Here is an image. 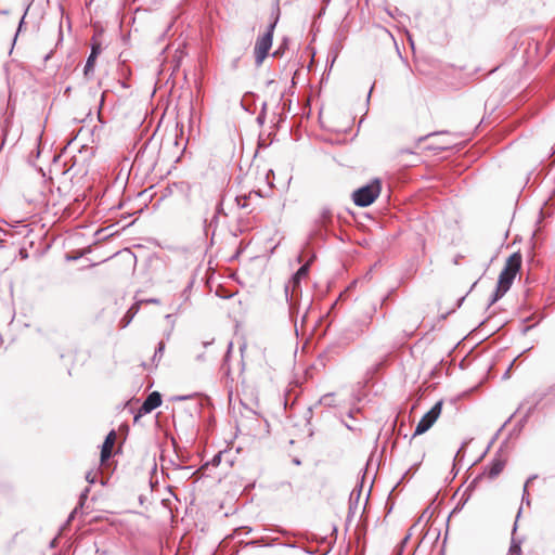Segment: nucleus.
Segmentation results:
<instances>
[{"instance_id":"f257e3e1","label":"nucleus","mask_w":555,"mask_h":555,"mask_svg":"<svg viewBox=\"0 0 555 555\" xmlns=\"http://www.w3.org/2000/svg\"><path fill=\"white\" fill-rule=\"evenodd\" d=\"M521 267V256L517 253L512 254L501 271L495 292L490 300V306L501 299L511 288L513 281Z\"/></svg>"},{"instance_id":"f03ea898","label":"nucleus","mask_w":555,"mask_h":555,"mask_svg":"<svg viewBox=\"0 0 555 555\" xmlns=\"http://www.w3.org/2000/svg\"><path fill=\"white\" fill-rule=\"evenodd\" d=\"M278 23V17L268 26L267 31L260 36L255 43V62L257 66H260L272 47L273 33Z\"/></svg>"},{"instance_id":"7ed1b4c3","label":"nucleus","mask_w":555,"mask_h":555,"mask_svg":"<svg viewBox=\"0 0 555 555\" xmlns=\"http://www.w3.org/2000/svg\"><path fill=\"white\" fill-rule=\"evenodd\" d=\"M380 193V183L378 180L361 186L352 194L353 203L359 207L370 206Z\"/></svg>"},{"instance_id":"20e7f679","label":"nucleus","mask_w":555,"mask_h":555,"mask_svg":"<svg viewBox=\"0 0 555 555\" xmlns=\"http://www.w3.org/2000/svg\"><path fill=\"white\" fill-rule=\"evenodd\" d=\"M442 410V401H438L435 405L421 418L417 423L414 435L426 433L437 421Z\"/></svg>"},{"instance_id":"39448f33","label":"nucleus","mask_w":555,"mask_h":555,"mask_svg":"<svg viewBox=\"0 0 555 555\" xmlns=\"http://www.w3.org/2000/svg\"><path fill=\"white\" fill-rule=\"evenodd\" d=\"M162 404V396L157 391L151 392L140 408L141 414L151 413Z\"/></svg>"},{"instance_id":"423d86ee","label":"nucleus","mask_w":555,"mask_h":555,"mask_svg":"<svg viewBox=\"0 0 555 555\" xmlns=\"http://www.w3.org/2000/svg\"><path fill=\"white\" fill-rule=\"evenodd\" d=\"M505 459H503L501 455H495L494 459L491 461V463L489 464V466L485 469V475H487L490 479H493L495 477H498L504 466H505Z\"/></svg>"},{"instance_id":"0eeeda50","label":"nucleus","mask_w":555,"mask_h":555,"mask_svg":"<svg viewBox=\"0 0 555 555\" xmlns=\"http://www.w3.org/2000/svg\"><path fill=\"white\" fill-rule=\"evenodd\" d=\"M308 271H309V264L308 263L301 266L298 269V271L293 275L289 284L285 286V295H286V297L288 296L289 285H292L293 293H295L296 288L299 286V283H300L301 279H305L308 275ZM294 294H292V296Z\"/></svg>"},{"instance_id":"6e6552de","label":"nucleus","mask_w":555,"mask_h":555,"mask_svg":"<svg viewBox=\"0 0 555 555\" xmlns=\"http://www.w3.org/2000/svg\"><path fill=\"white\" fill-rule=\"evenodd\" d=\"M116 434L114 430H112L105 438L102 450H101V461L105 462L107 459L112 455V448L115 443Z\"/></svg>"},{"instance_id":"1a4fd4ad","label":"nucleus","mask_w":555,"mask_h":555,"mask_svg":"<svg viewBox=\"0 0 555 555\" xmlns=\"http://www.w3.org/2000/svg\"><path fill=\"white\" fill-rule=\"evenodd\" d=\"M100 53H101V44L100 43L92 44L91 53L87 59L85 69H83L86 76H89L91 73H93L94 63Z\"/></svg>"},{"instance_id":"9d476101","label":"nucleus","mask_w":555,"mask_h":555,"mask_svg":"<svg viewBox=\"0 0 555 555\" xmlns=\"http://www.w3.org/2000/svg\"><path fill=\"white\" fill-rule=\"evenodd\" d=\"M137 312H138V307L132 306L126 312V314L122 317V319L120 320V326L122 328L127 327L130 324V322L132 321V319H133V317L135 315Z\"/></svg>"},{"instance_id":"9b49d317","label":"nucleus","mask_w":555,"mask_h":555,"mask_svg":"<svg viewBox=\"0 0 555 555\" xmlns=\"http://www.w3.org/2000/svg\"><path fill=\"white\" fill-rule=\"evenodd\" d=\"M331 218H332L331 209L327 207L322 208V210L320 212L319 221L322 224H325L326 222H328L331 220Z\"/></svg>"},{"instance_id":"f8f14e48","label":"nucleus","mask_w":555,"mask_h":555,"mask_svg":"<svg viewBox=\"0 0 555 555\" xmlns=\"http://www.w3.org/2000/svg\"><path fill=\"white\" fill-rule=\"evenodd\" d=\"M89 491H90V489H89V488H86V489L81 492V494H80V496H79V503H78V506H77V507L74 509V512L70 514L69 519H72V518L74 517V514L77 512L78 507H82V506H83V504H85V502H86V500H87V498H88Z\"/></svg>"},{"instance_id":"ddd939ff","label":"nucleus","mask_w":555,"mask_h":555,"mask_svg":"<svg viewBox=\"0 0 555 555\" xmlns=\"http://www.w3.org/2000/svg\"><path fill=\"white\" fill-rule=\"evenodd\" d=\"M253 193H249L248 195L237 196L235 198L236 204L240 208L246 209L248 207V199L250 198Z\"/></svg>"},{"instance_id":"4468645a","label":"nucleus","mask_w":555,"mask_h":555,"mask_svg":"<svg viewBox=\"0 0 555 555\" xmlns=\"http://www.w3.org/2000/svg\"><path fill=\"white\" fill-rule=\"evenodd\" d=\"M360 495H361V488L357 491L356 489H353L350 493V499H349V502H350V509H352L353 505H357L358 504V501L360 499Z\"/></svg>"},{"instance_id":"2eb2a0df","label":"nucleus","mask_w":555,"mask_h":555,"mask_svg":"<svg viewBox=\"0 0 555 555\" xmlns=\"http://www.w3.org/2000/svg\"><path fill=\"white\" fill-rule=\"evenodd\" d=\"M535 478H537V476H535V475H533V476L529 477V478L527 479V481H526L525 486H524L522 502H524V501H526V503H527L528 505L530 504V501H529V492H528V486H529V483H530L533 479H535Z\"/></svg>"},{"instance_id":"dca6fc26","label":"nucleus","mask_w":555,"mask_h":555,"mask_svg":"<svg viewBox=\"0 0 555 555\" xmlns=\"http://www.w3.org/2000/svg\"><path fill=\"white\" fill-rule=\"evenodd\" d=\"M520 552H521L520 543L515 542V540L513 539L509 551H508V555H520Z\"/></svg>"},{"instance_id":"f3484780","label":"nucleus","mask_w":555,"mask_h":555,"mask_svg":"<svg viewBox=\"0 0 555 555\" xmlns=\"http://www.w3.org/2000/svg\"><path fill=\"white\" fill-rule=\"evenodd\" d=\"M321 403H323L325 405H332V403H333V395L332 393L324 395L321 398Z\"/></svg>"},{"instance_id":"a211bd4d","label":"nucleus","mask_w":555,"mask_h":555,"mask_svg":"<svg viewBox=\"0 0 555 555\" xmlns=\"http://www.w3.org/2000/svg\"><path fill=\"white\" fill-rule=\"evenodd\" d=\"M164 348H165V344L163 341H160L158 344V348L156 349L155 353H154V360L157 358V357H162L163 356V351H164Z\"/></svg>"},{"instance_id":"6ab92c4d","label":"nucleus","mask_w":555,"mask_h":555,"mask_svg":"<svg viewBox=\"0 0 555 555\" xmlns=\"http://www.w3.org/2000/svg\"><path fill=\"white\" fill-rule=\"evenodd\" d=\"M95 474H93L92 472H88L86 474V480L89 482V483H94L95 482Z\"/></svg>"},{"instance_id":"aec40b11","label":"nucleus","mask_w":555,"mask_h":555,"mask_svg":"<svg viewBox=\"0 0 555 555\" xmlns=\"http://www.w3.org/2000/svg\"><path fill=\"white\" fill-rule=\"evenodd\" d=\"M24 20H25V15L22 17V20L20 21V24H18V29H17V33H16V36L18 35V33L21 31L23 25H24Z\"/></svg>"},{"instance_id":"412c9836","label":"nucleus","mask_w":555,"mask_h":555,"mask_svg":"<svg viewBox=\"0 0 555 555\" xmlns=\"http://www.w3.org/2000/svg\"><path fill=\"white\" fill-rule=\"evenodd\" d=\"M212 344V339L208 341H203V347H207Z\"/></svg>"},{"instance_id":"4be33fe9","label":"nucleus","mask_w":555,"mask_h":555,"mask_svg":"<svg viewBox=\"0 0 555 555\" xmlns=\"http://www.w3.org/2000/svg\"><path fill=\"white\" fill-rule=\"evenodd\" d=\"M280 54H281V50L280 49H278L276 51L273 52V56H278Z\"/></svg>"},{"instance_id":"5701e85b","label":"nucleus","mask_w":555,"mask_h":555,"mask_svg":"<svg viewBox=\"0 0 555 555\" xmlns=\"http://www.w3.org/2000/svg\"><path fill=\"white\" fill-rule=\"evenodd\" d=\"M294 463H295L296 465H299V464H300V461H299L298 459H295V460H294Z\"/></svg>"},{"instance_id":"b1692460","label":"nucleus","mask_w":555,"mask_h":555,"mask_svg":"<svg viewBox=\"0 0 555 555\" xmlns=\"http://www.w3.org/2000/svg\"><path fill=\"white\" fill-rule=\"evenodd\" d=\"M521 509L518 511L517 518L520 516Z\"/></svg>"}]
</instances>
